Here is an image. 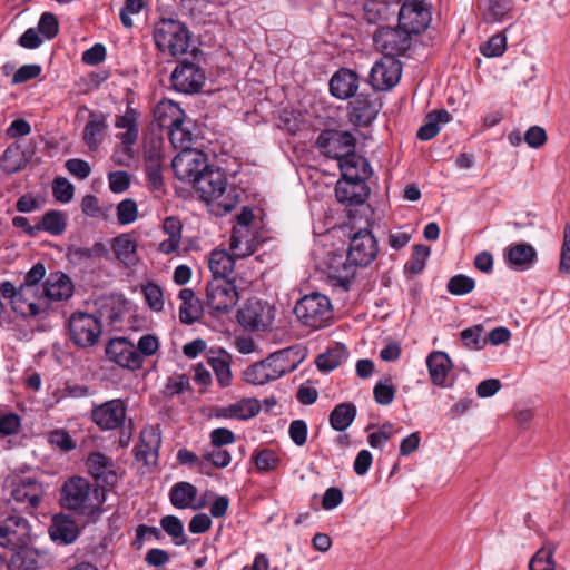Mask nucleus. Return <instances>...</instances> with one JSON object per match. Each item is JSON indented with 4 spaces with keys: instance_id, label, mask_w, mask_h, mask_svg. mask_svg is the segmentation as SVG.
<instances>
[{
    "instance_id": "nucleus-15",
    "label": "nucleus",
    "mask_w": 570,
    "mask_h": 570,
    "mask_svg": "<svg viewBox=\"0 0 570 570\" xmlns=\"http://www.w3.org/2000/svg\"><path fill=\"white\" fill-rule=\"evenodd\" d=\"M431 22V11L424 2L405 1L397 11V24L411 37L423 32Z\"/></svg>"
},
{
    "instance_id": "nucleus-2",
    "label": "nucleus",
    "mask_w": 570,
    "mask_h": 570,
    "mask_svg": "<svg viewBox=\"0 0 570 570\" xmlns=\"http://www.w3.org/2000/svg\"><path fill=\"white\" fill-rule=\"evenodd\" d=\"M153 40L160 53L176 58L188 51L190 31L180 20L161 17L153 26Z\"/></svg>"
},
{
    "instance_id": "nucleus-27",
    "label": "nucleus",
    "mask_w": 570,
    "mask_h": 570,
    "mask_svg": "<svg viewBox=\"0 0 570 570\" xmlns=\"http://www.w3.org/2000/svg\"><path fill=\"white\" fill-rule=\"evenodd\" d=\"M356 264L342 255H335L330 259L327 276L331 284L335 287H341L343 291H348L356 274Z\"/></svg>"
},
{
    "instance_id": "nucleus-22",
    "label": "nucleus",
    "mask_w": 570,
    "mask_h": 570,
    "mask_svg": "<svg viewBox=\"0 0 570 570\" xmlns=\"http://www.w3.org/2000/svg\"><path fill=\"white\" fill-rule=\"evenodd\" d=\"M237 321L249 330H265L272 323L269 306L257 298H250L238 309Z\"/></svg>"
},
{
    "instance_id": "nucleus-52",
    "label": "nucleus",
    "mask_w": 570,
    "mask_h": 570,
    "mask_svg": "<svg viewBox=\"0 0 570 570\" xmlns=\"http://www.w3.org/2000/svg\"><path fill=\"white\" fill-rule=\"evenodd\" d=\"M95 305L98 307V317L100 323L102 320L108 321L110 324H115L121 320L122 307L117 304L112 297H102L96 301Z\"/></svg>"
},
{
    "instance_id": "nucleus-64",
    "label": "nucleus",
    "mask_w": 570,
    "mask_h": 570,
    "mask_svg": "<svg viewBox=\"0 0 570 570\" xmlns=\"http://www.w3.org/2000/svg\"><path fill=\"white\" fill-rule=\"evenodd\" d=\"M38 31L48 40L53 39L59 32V22L53 13L45 12L38 22Z\"/></svg>"
},
{
    "instance_id": "nucleus-61",
    "label": "nucleus",
    "mask_w": 570,
    "mask_h": 570,
    "mask_svg": "<svg viewBox=\"0 0 570 570\" xmlns=\"http://www.w3.org/2000/svg\"><path fill=\"white\" fill-rule=\"evenodd\" d=\"M507 49V38L500 33L491 37L484 45L481 46L480 51L487 58L500 57Z\"/></svg>"
},
{
    "instance_id": "nucleus-12",
    "label": "nucleus",
    "mask_w": 570,
    "mask_h": 570,
    "mask_svg": "<svg viewBox=\"0 0 570 570\" xmlns=\"http://www.w3.org/2000/svg\"><path fill=\"white\" fill-rule=\"evenodd\" d=\"M316 146L322 155L340 161L355 149L356 139L347 130L325 129L318 135Z\"/></svg>"
},
{
    "instance_id": "nucleus-54",
    "label": "nucleus",
    "mask_w": 570,
    "mask_h": 570,
    "mask_svg": "<svg viewBox=\"0 0 570 570\" xmlns=\"http://www.w3.org/2000/svg\"><path fill=\"white\" fill-rule=\"evenodd\" d=\"M48 443L62 452H70L77 448L76 441L65 429H55L47 435Z\"/></svg>"
},
{
    "instance_id": "nucleus-3",
    "label": "nucleus",
    "mask_w": 570,
    "mask_h": 570,
    "mask_svg": "<svg viewBox=\"0 0 570 570\" xmlns=\"http://www.w3.org/2000/svg\"><path fill=\"white\" fill-rule=\"evenodd\" d=\"M194 188L203 200L216 203L224 213L232 212L238 203L235 188L227 185L226 175L219 168L209 166L198 178Z\"/></svg>"
},
{
    "instance_id": "nucleus-55",
    "label": "nucleus",
    "mask_w": 570,
    "mask_h": 570,
    "mask_svg": "<svg viewBox=\"0 0 570 570\" xmlns=\"http://www.w3.org/2000/svg\"><path fill=\"white\" fill-rule=\"evenodd\" d=\"M475 287V281L464 274L452 276L446 284V289L455 296H463L471 293Z\"/></svg>"
},
{
    "instance_id": "nucleus-20",
    "label": "nucleus",
    "mask_w": 570,
    "mask_h": 570,
    "mask_svg": "<svg viewBox=\"0 0 570 570\" xmlns=\"http://www.w3.org/2000/svg\"><path fill=\"white\" fill-rule=\"evenodd\" d=\"M377 253V240L370 229H360L350 238L347 256L358 267L368 266Z\"/></svg>"
},
{
    "instance_id": "nucleus-38",
    "label": "nucleus",
    "mask_w": 570,
    "mask_h": 570,
    "mask_svg": "<svg viewBox=\"0 0 570 570\" xmlns=\"http://www.w3.org/2000/svg\"><path fill=\"white\" fill-rule=\"evenodd\" d=\"M22 431V417L8 409H0V441L6 440V449L18 445L13 438Z\"/></svg>"
},
{
    "instance_id": "nucleus-40",
    "label": "nucleus",
    "mask_w": 570,
    "mask_h": 570,
    "mask_svg": "<svg viewBox=\"0 0 570 570\" xmlns=\"http://www.w3.org/2000/svg\"><path fill=\"white\" fill-rule=\"evenodd\" d=\"M107 128L108 125L102 114H90L82 134L83 142L89 150L96 151L99 148Z\"/></svg>"
},
{
    "instance_id": "nucleus-30",
    "label": "nucleus",
    "mask_w": 570,
    "mask_h": 570,
    "mask_svg": "<svg viewBox=\"0 0 570 570\" xmlns=\"http://www.w3.org/2000/svg\"><path fill=\"white\" fill-rule=\"evenodd\" d=\"M358 80V76L355 71L347 68H340L330 80V92L337 99H348L357 91Z\"/></svg>"
},
{
    "instance_id": "nucleus-57",
    "label": "nucleus",
    "mask_w": 570,
    "mask_h": 570,
    "mask_svg": "<svg viewBox=\"0 0 570 570\" xmlns=\"http://www.w3.org/2000/svg\"><path fill=\"white\" fill-rule=\"evenodd\" d=\"M163 530L175 539V543L183 546L187 542V538L184 535V525L179 518L175 515H166L160 520Z\"/></svg>"
},
{
    "instance_id": "nucleus-58",
    "label": "nucleus",
    "mask_w": 570,
    "mask_h": 570,
    "mask_svg": "<svg viewBox=\"0 0 570 570\" xmlns=\"http://www.w3.org/2000/svg\"><path fill=\"white\" fill-rule=\"evenodd\" d=\"M138 218L137 203L131 198H126L117 205V220L120 225H129Z\"/></svg>"
},
{
    "instance_id": "nucleus-5",
    "label": "nucleus",
    "mask_w": 570,
    "mask_h": 570,
    "mask_svg": "<svg viewBox=\"0 0 570 570\" xmlns=\"http://www.w3.org/2000/svg\"><path fill=\"white\" fill-rule=\"evenodd\" d=\"M294 313L303 325L314 330L327 326L333 318L330 298L320 293L303 296L296 303Z\"/></svg>"
},
{
    "instance_id": "nucleus-32",
    "label": "nucleus",
    "mask_w": 570,
    "mask_h": 570,
    "mask_svg": "<svg viewBox=\"0 0 570 570\" xmlns=\"http://www.w3.org/2000/svg\"><path fill=\"white\" fill-rule=\"evenodd\" d=\"M115 126L126 131L117 135L125 150H129L138 139V112L131 106H127L124 115L116 117Z\"/></svg>"
},
{
    "instance_id": "nucleus-9",
    "label": "nucleus",
    "mask_w": 570,
    "mask_h": 570,
    "mask_svg": "<svg viewBox=\"0 0 570 570\" xmlns=\"http://www.w3.org/2000/svg\"><path fill=\"white\" fill-rule=\"evenodd\" d=\"M171 167L178 180L190 183L194 186L209 165L207 156L203 151L185 149L174 157Z\"/></svg>"
},
{
    "instance_id": "nucleus-39",
    "label": "nucleus",
    "mask_w": 570,
    "mask_h": 570,
    "mask_svg": "<svg viewBox=\"0 0 570 570\" xmlns=\"http://www.w3.org/2000/svg\"><path fill=\"white\" fill-rule=\"evenodd\" d=\"M207 362L213 368L219 386H229L233 379L230 371L232 355L223 348L217 351L212 350Z\"/></svg>"
},
{
    "instance_id": "nucleus-51",
    "label": "nucleus",
    "mask_w": 570,
    "mask_h": 570,
    "mask_svg": "<svg viewBox=\"0 0 570 570\" xmlns=\"http://www.w3.org/2000/svg\"><path fill=\"white\" fill-rule=\"evenodd\" d=\"M38 224L40 232H47L53 236H59L66 230L67 218L62 212L51 209L42 216Z\"/></svg>"
},
{
    "instance_id": "nucleus-42",
    "label": "nucleus",
    "mask_w": 570,
    "mask_h": 570,
    "mask_svg": "<svg viewBox=\"0 0 570 570\" xmlns=\"http://www.w3.org/2000/svg\"><path fill=\"white\" fill-rule=\"evenodd\" d=\"M478 9L484 21L492 23L507 19L512 3L510 0H478Z\"/></svg>"
},
{
    "instance_id": "nucleus-50",
    "label": "nucleus",
    "mask_w": 570,
    "mask_h": 570,
    "mask_svg": "<svg viewBox=\"0 0 570 570\" xmlns=\"http://www.w3.org/2000/svg\"><path fill=\"white\" fill-rule=\"evenodd\" d=\"M557 550V544L553 542H546L529 562L530 570H554L556 562L553 554Z\"/></svg>"
},
{
    "instance_id": "nucleus-16",
    "label": "nucleus",
    "mask_w": 570,
    "mask_h": 570,
    "mask_svg": "<svg viewBox=\"0 0 570 570\" xmlns=\"http://www.w3.org/2000/svg\"><path fill=\"white\" fill-rule=\"evenodd\" d=\"M254 220V213L249 207H243L236 216L229 246L236 257H246L256 250L255 240L250 237L249 227Z\"/></svg>"
},
{
    "instance_id": "nucleus-26",
    "label": "nucleus",
    "mask_w": 570,
    "mask_h": 570,
    "mask_svg": "<svg viewBox=\"0 0 570 570\" xmlns=\"http://www.w3.org/2000/svg\"><path fill=\"white\" fill-rule=\"evenodd\" d=\"M338 167L342 179L351 183H366L373 175L370 161L354 150L350 155H346V157L340 159Z\"/></svg>"
},
{
    "instance_id": "nucleus-60",
    "label": "nucleus",
    "mask_w": 570,
    "mask_h": 570,
    "mask_svg": "<svg viewBox=\"0 0 570 570\" xmlns=\"http://www.w3.org/2000/svg\"><path fill=\"white\" fill-rule=\"evenodd\" d=\"M52 194L57 202L67 204L73 197L75 187L67 178L58 177L52 183Z\"/></svg>"
},
{
    "instance_id": "nucleus-18",
    "label": "nucleus",
    "mask_w": 570,
    "mask_h": 570,
    "mask_svg": "<svg viewBox=\"0 0 570 570\" xmlns=\"http://www.w3.org/2000/svg\"><path fill=\"white\" fill-rule=\"evenodd\" d=\"M13 311L24 318H45L49 313V305L43 288L20 286L18 298L13 302Z\"/></svg>"
},
{
    "instance_id": "nucleus-46",
    "label": "nucleus",
    "mask_w": 570,
    "mask_h": 570,
    "mask_svg": "<svg viewBox=\"0 0 570 570\" xmlns=\"http://www.w3.org/2000/svg\"><path fill=\"white\" fill-rule=\"evenodd\" d=\"M208 266L213 273V278H227V276L234 271L235 258L224 249H215L209 255Z\"/></svg>"
},
{
    "instance_id": "nucleus-35",
    "label": "nucleus",
    "mask_w": 570,
    "mask_h": 570,
    "mask_svg": "<svg viewBox=\"0 0 570 570\" xmlns=\"http://www.w3.org/2000/svg\"><path fill=\"white\" fill-rule=\"evenodd\" d=\"M426 365L431 381L434 385L446 386V379L452 368V361L445 352H432L426 358Z\"/></svg>"
},
{
    "instance_id": "nucleus-48",
    "label": "nucleus",
    "mask_w": 570,
    "mask_h": 570,
    "mask_svg": "<svg viewBox=\"0 0 570 570\" xmlns=\"http://www.w3.org/2000/svg\"><path fill=\"white\" fill-rule=\"evenodd\" d=\"M347 357V351L344 345L336 344L334 347L328 348L325 353L316 358L317 368L321 372L328 373L335 370Z\"/></svg>"
},
{
    "instance_id": "nucleus-34",
    "label": "nucleus",
    "mask_w": 570,
    "mask_h": 570,
    "mask_svg": "<svg viewBox=\"0 0 570 570\" xmlns=\"http://www.w3.org/2000/svg\"><path fill=\"white\" fill-rule=\"evenodd\" d=\"M178 298L181 301L179 321L186 325H191L199 321L204 308L202 301L196 297L195 292L191 288H183L178 294Z\"/></svg>"
},
{
    "instance_id": "nucleus-13",
    "label": "nucleus",
    "mask_w": 570,
    "mask_h": 570,
    "mask_svg": "<svg viewBox=\"0 0 570 570\" xmlns=\"http://www.w3.org/2000/svg\"><path fill=\"white\" fill-rule=\"evenodd\" d=\"M235 284L225 277L212 278L206 286L207 305L213 312L227 313L238 302Z\"/></svg>"
},
{
    "instance_id": "nucleus-1",
    "label": "nucleus",
    "mask_w": 570,
    "mask_h": 570,
    "mask_svg": "<svg viewBox=\"0 0 570 570\" xmlns=\"http://www.w3.org/2000/svg\"><path fill=\"white\" fill-rule=\"evenodd\" d=\"M59 501L63 509L96 521L104 511L106 490L92 485L86 478L71 476L63 482Z\"/></svg>"
},
{
    "instance_id": "nucleus-21",
    "label": "nucleus",
    "mask_w": 570,
    "mask_h": 570,
    "mask_svg": "<svg viewBox=\"0 0 570 570\" xmlns=\"http://www.w3.org/2000/svg\"><path fill=\"white\" fill-rule=\"evenodd\" d=\"M402 65L399 59L382 57L371 69L368 81L374 90H390L401 79Z\"/></svg>"
},
{
    "instance_id": "nucleus-63",
    "label": "nucleus",
    "mask_w": 570,
    "mask_h": 570,
    "mask_svg": "<svg viewBox=\"0 0 570 570\" xmlns=\"http://www.w3.org/2000/svg\"><path fill=\"white\" fill-rule=\"evenodd\" d=\"M142 293L147 305L155 312L164 308V295L160 286L155 283H148L142 287Z\"/></svg>"
},
{
    "instance_id": "nucleus-14",
    "label": "nucleus",
    "mask_w": 570,
    "mask_h": 570,
    "mask_svg": "<svg viewBox=\"0 0 570 570\" xmlns=\"http://www.w3.org/2000/svg\"><path fill=\"white\" fill-rule=\"evenodd\" d=\"M373 42L383 57L396 58L411 48L412 37L401 27L380 28L373 36Z\"/></svg>"
},
{
    "instance_id": "nucleus-44",
    "label": "nucleus",
    "mask_w": 570,
    "mask_h": 570,
    "mask_svg": "<svg viewBox=\"0 0 570 570\" xmlns=\"http://www.w3.org/2000/svg\"><path fill=\"white\" fill-rule=\"evenodd\" d=\"M10 550L13 553L8 562L9 570H37L39 568V554L30 546Z\"/></svg>"
},
{
    "instance_id": "nucleus-53",
    "label": "nucleus",
    "mask_w": 570,
    "mask_h": 570,
    "mask_svg": "<svg viewBox=\"0 0 570 570\" xmlns=\"http://www.w3.org/2000/svg\"><path fill=\"white\" fill-rule=\"evenodd\" d=\"M252 461L259 472L266 473L276 470L281 463L278 454L272 449L255 450Z\"/></svg>"
},
{
    "instance_id": "nucleus-4",
    "label": "nucleus",
    "mask_w": 570,
    "mask_h": 570,
    "mask_svg": "<svg viewBox=\"0 0 570 570\" xmlns=\"http://www.w3.org/2000/svg\"><path fill=\"white\" fill-rule=\"evenodd\" d=\"M292 351L281 350L257 362L244 372L245 381L254 385H264L293 372L297 364L292 360Z\"/></svg>"
},
{
    "instance_id": "nucleus-47",
    "label": "nucleus",
    "mask_w": 570,
    "mask_h": 570,
    "mask_svg": "<svg viewBox=\"0 0 570 570\" xmlns=\"http://www.w3.org/2000/svg\"><path fill=\"white\" fill-rule=\"evenodd\" d=\"M26 163L24 153L17 142L8 146L0 158V167L8 174L21 170Z\"/></svg>"
},
{
    "instance_id": "nucleus-36",
    "label": "nucleus",
    "mask_w": 570,
    "mask_h": 570,
    "mask_svg": "<svg viewBox=\"0 0 570 570\" xmlns=\"http://www.w3.org/2000/svg\"><path fill=\"white\" fill-rule=\"evenodd\" d=\"M335 195L340 203L357 206L363 204L368 197V188L365 183H351L343 179L337 183Z\"/></svg>"
},
{
    "instance_id": "nucleus-19",
    "label": "nucleus",
    "mask_w": 570,
    "mask_h": 570,
    "mask_svg": "<svg viewBox=\"0 0 570 570\" xmlns=\"http://www.w3.org/2000/svg\"><path fill=\"white\" fill-rule=\"evenodd\" d=\"M126 416L127 404L121 399L106 401L91 410V420L102 431L122 428Z\"/></svg>"
},
{
    "instance_id": "nucleus-45",
    "label": "nucleus",
    "mask_w": 570,
    "mask_h": 570,
    "mask_svg": "<svg viewBox=\"0 0 570 570\" xmlns=\"http://www.w3.org/2000/svg\"><path fill=\"white\" fill-rule=\"evenodd\" d=\"M108 254L106 245L96 242L92 247H80L71 245L67 249V258L72 264H83L96 257H104Z\"/></svg>"
},
{
    "instance_id": "nucleus-10",
    "label": "nucleus",
    "mask_w": 570,
    "mask_h": 570,
    "mask_svg": "<svg viewBox=\"0 0 570 570\" xmlns=\"http://www.w3.org/2000/svg\"><path fill=\"white\" fill-rule=\"evenodd\" d=\"M32 542L30 522L20 514H9L0 520V547L7 549L23 548Z\"/></svg>"
},
{
    "instance_id": "nucleus-41",
    "label": "nucleus",
    "mask_w": 570,
    "mask_h": 570,
    "mask_svg": "<svg viewBox=\"0 0 570 570\" xmlns=\"http://www.w3.org/2000/svg\"><path fill=\"white\" fill-rule=\"evenodd\" d=\"M136 239L128 233H124L114 238L111 249L118 261L127 266L135 265L137 262Z\"/></svg>"
},
{
    "instance_id": "nucleus-24",
    "label": "nucleus",
    "mask_w": 570,
    "mask_h": 570,
    "mask_svg": "<svg viewBox=\"0 0 570 570\" xmlns=\"http://www.w3.org/2000/svg\"><path fill=\"white\" fill-rule=\"evenodd\" d=\"M382 102L373 94H360L350 102L351 119L358 126H368L377 117Z\"/></svg>"
},
{
    "instance_id": "nucleus-43",
    "label": "nucleus",
    "mask_w": 570,
    "mask_h": 570,
    "mask_svg": "<svg viewBox=\"0 0 570 570\" xmlns=\"http://www.w3.org/2000/svg\"><path fill=\"white\" fill-rule=\"evenodd\" d=\"M357 414L355 404L350 402L340 403L330 413V425L337 432L347 430L354 422Z\"/></svg>"
},
{
    "instance_id": "nucleus-23",
    "label": "nucleus",
    "mask_w": 570,
    "mask_h": 570,
    "mask_svg": "<svg viewBox=\"0 0 570 570\" xmlns=\"http://www.w3.org/2000/svg\"><path fill=\"white\" fill-rule=\"evenodd\" d=\"M87 472L98 483L96 487L112 488L117 482V473L109 456L101 452H91L85 462Z\"/></svg>"
},
{
    "instance_id": "nucleus-33",
    "label": "nucleus",
    "mask_w": 570,
    "mask_h": 570,
    "mask_svg": "<svg viewBox=\"0 0 570 570\" xmlns=\"http://www.w3.org/2000/svg\"><path fill=\"white\" fill-rule=\"evenodd\" d=\"M145 173L148 184L153 190H160L164 187L163 179V155L158 147L151 146L144 153Z\"/></svg>"
},
{
    "instance_id": "nucleus-49",
    "label": "nucleus",
    "mask_w": 570,
    "mask_h": 570,
    "mask_svg": "<svg viewBox=\"0 0 570 570\" xmlns=\"http://www.w3.org/2000/svg\"><path fill=\"white\" fill-rule=\"evenodd\" d=\"M197 495L195 485L188 482H178L170 490V502L177 509H186Z\"/></svg>"
},
{
    "instance_id": "nucleus-56",
    "label": "nucleus",
    "mask_w": 570,
    "mask_h": 570,
    "mask_svg": "<svg viewBox=\"0 0 570 570\" xmlns=\"http://www.w3.org/2000/svg\"><path fill=\"white\" fill-rule=\"evenodd\" d=\"M484 327L482 324H476L474 326L464 328L460 335L463 342V345L469 350H481L484 347L487 340L482 338V333Z\"/></svg>"
},
{
    "instance_id": "nucleus-8",
    "label": "nucleus",
    "mask_w": 570,
    "mask_h": 570,
    "mask_svg": "<svg viewBox=\"0 0 570 570\" xmlns=\"http://www.w3.org/2000/svg\"><path fill=\"white\" fill-rule=\"evenodd\" d=\"M161 127L168 128L169 140L175 148L190 149L191 134L183 127V110L171 101H163L156 110Z\"/></svg>"
},
{
    "instance_id": "nucleus-59",
    "label": "nucleus",
    "mask_w": 570,
    "mask_h": 570,
    "mask_svg": "<svg viewBox=\"0 0 570 570\" xmlns=\"http://www.w3.org/2000/svg\"><path fill=\"white\" fill-rule=\"evenodd\" d=\"M202 458L204 461L210 462V464L216 469H224L232 462L230 453L222 448L212 446L210 449H206L204 450Z\"/></svg>"
},
{
    "instance_id": "nucleus-29",
    "label": "nucleus",
    "mask_w": 570,
    "mask_h": 570,
    "mask_svg": "<svg viewBox=\"0 0 570 570\" xmlns=\"http://www.w3.org/2000/svg\"><path fill=\"white\" fill-rule=\"evenodd\" d=\"M47 296L49 309L52 302H62L69 299L73 294V284L71 279L61 272L50 273L42 284Z\"/></svg>"
},
{
    "instance_id": "nucleus-6",
    "label": "nucleus",
    "mask_w": 570,
    "mask_h": 570,
    "mask_svg": "<svg viewBox=\"0 0 570 570\" xmlns=\"http://www.w3.org/2000/svg\"><path fill=\"white\" fill-rule=\"evenodd\" d=\"M10 499L18 509L26 512L36 510L45 495L42 483L32 475L12 474L8 479Z\"/></svg>"
},
{
    "instance_id": "nucleus-17",
    "label": "nucleus",
    "mask_w": 570,
    "mask_h": 570,
    "mask_svg": "<svg viewBox=\"0 0 570 570\" xmlns=\"http://www.w3.org/2000/svg\"><path fill=\"white\" fill-rule=\"evenodd\" d=\"M108 361L118 366L137 371L142 366V357L138 353L136 345L126 337H115L108 341L105 348Z\"/></svg>"
},
{
    "instance_id": "nucleus-31",
    "label": "nucleus",
    "mask_w": 570,
    "mask_h": 570,
    "mask_svg": "<svg viewBox=\"0 0 570 570\" xmlns=\"http://www.w3.org/2000/svg\"><path fill=\"white\" fill-rule=\"evenodd\" d=\"M504 259L509 267L515 271H527L535 263L537 250L528 243L511 244L505 249Z\"/></svg>"
},
{
    "instance_id": "nucleus-28",
    "label": "nucleus",
    "mask_w": 570,
    "mask_h": 570,
    "mask_svg": "<svg viewBox=\"0 0 570 570\" xmlns=\"http://www.w3.org/2000/svg\"><path fill=\"white\" fill-rule=\"evenodd\" d=\"M48 532L53 542L58 544H71L79 537L80 529L73 518L58 513L52 517Z\"/></svg>"
},
{
    "instance_id": "nucleus-11",
    "label": "nucleus",
    "mask_w": 570,
    "mask_h": 570,
    "mask_svg": "<svg viewBox=\"0 0 570 570\" xmlns=\"http://www.w3.org/2000/svg\"><path fill=\"white\" fill-rule=\"evenodd\" d=\"M205 81L204 69L188 59L180 60L170 75L171 87L176 91L187 95L199 92Z\"/></svg>"
},
{
    "instance_id": "nucleus-25",
    "label": "nucleus",
    "mask_w": 570,
    "mask_h": 570,
    "mask_svg": "<svg viewBox=\"0 0 570 570\" xmlns=\"http://www.w3.org/2000/svg\"><path fill=\"white\" fill-rule=\"evenodd\" d=\"M160 444V433L155 428L142 429L139 442L134 448L136 460L142 462L146 466H155L158 462Z\"/></svg>"
},
{
    "instance_id": "nucleus-7",
    "label": "nucleus",
    "mask_w": 570,
    "mask_h": 570,
    "mask_svg": "<svg viewBox=\"0 0 570 570\" xmlns=\"http://www.w3.org/2000/svg\"><path fill=\"white\" fill-rule=\"evenodd\" d=\"M70 340L78 347L95 346L102 333V324L97 315L75 312L68 320Z\"/></svg>"
},
{
    "instance_id": "nucleus-62",
    "label": "nucleus",
    "mask_w": 570,
    "mask_h": 570,
    "mask_svg": "<svg viewBox=\"0 0 570 570\" xmlns=\"http://www.w3.org/2000/svg\"><path fill=\"white\" fill-rule=\"evenodd\" d=\"M235 406V419L249 420L256 416L261 411V405L257 400L243 399L236 403Z\"/></svg>"
},
{
    "instance_id": "nucleus-37",
    "label": "nucleus",
    "mask_w": 570,
    "mask_h": 570,
    "mask_svg": "<svg viewBox=\"0 0 570 570\" xmlns=\"http://www.w3.org/2000/svg\"><path fill=\"white\" fill-rule=\"evenodd\" d=\"M397 3L390 0H365L363 3V18L370 24L387 21L396 12Z\"/></svg>"
}]
</instances>
